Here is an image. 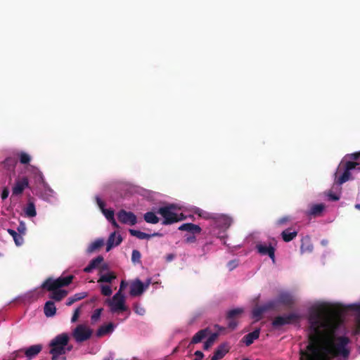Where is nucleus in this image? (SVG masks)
<instances>
[{"label":"nucleus","instance_id":"e2e57ef3","mask_svg":"<svg viewBox=\"0 0 360 360\" xmlns=\"http://www.w3.org/2000/svg\"><path fill=\"white\" fill-rule=\"evenodd\" d=\"M215 328H216L219 332L222 331V330H224L225 329L224 328H223V327H221V326H219V325H216V326H215Z\"/></svg>","mask_w":360,"mask_h":360},{"label":"nucleus","instance_id":"603ef678","mask_svg":"<svg viewBox=\"0 0 360 360\" xmlns=\"http://www.w3.org/2000/svg\"><path fill=\"white\" fill-rule=\"evenodd\" d=\"M194 355L195 356V358L193 360H202L204 357V354L199 350L195 352Z\"/></svg>","mask_w":360,"mask_h":360},{"label":"nucleus","instance_id":"6ab92c4d","mask_svg":"<svg viewBox=\"0 0 360 360\" xmlns=\"http://www.w3.org/2000/svg\"><path fill=\"white\" fill-rule=\"evenodd\" d=\"M179 231H188L193 234L200 233L202 229L200 226L192 223H185L179 227Z\"/></svg>","mask_w":360,"mask_h":360},{"label":"nucleus","instance_id":"bb28decb","mask_svg":"<svg viewBox=\"0 0 360 360\" xmlns=\"http://www.w3.org/2000/svg\"><path fill=\"white\" fill-rule=\"evenodd\" d=\"M144 220L149 224H155L160 221L159 217L153 212H147L143 215Z\"/></svg>","mask_w":360,"mask_h":360},{"label":"nucleus","instance_id":"338daca9","mask_svg":"<svg viewBox=\"0 0 360 360\" xmlns=\"http://www.w3.org/2000/svg\"><path fill=\"white\" fill-rule=\"evenodd\" d=\"M354 207H355L356 209L360 210V203L359 204H356Z\"/></svg>","mask_w":360,"mask_h":360},{"label":"nucleus","instance_id":"4d7b16f0","mask_svg":"<svg viewBox=\"0 0 360 360\" xmlns=\"http://www.w3.org/2000/svg\"><path fill=\"white\" fill-rule=\"evenodd\" d=\"M237 265H238V263L236 260L230 261L228 263V266L230 270H233L234 268H236L237 266Z\"/></svg>","mask_w":360,"mask_h":360},{"label":"nucleus","instance_id":"c9c22d12","mask_svg":"<svg viewBox=\"0 0 360 360\" xmlns=\"http://www.w3.org/2000/svg\"><path fill=\"white\" fill-rule=\"evenodd\" d=\"M301 252H311L313 250V246L311 244H310L309 239H303L302 240V245H301Z\"/></svg>","mask_w":360,"mask_h":360},{"label":"nucleus","instance_id":"a19ab883","mask_svg":"<svg viewBox=\"0 0 360 360\" xmlns=\"http://www.w3.org/2000/svg\"><path fill=\"white\" fill-rule=\"evenodd\" d=\"M102 213L105 215V218L110 221L114 217V211L112 210H107L105 209L103 211H101Z\"/></svg>","mask_w":360,"mask_h":360},{"label":"nucleus","instance_id":"1a4fd4ad","mask_svg":"<svg viewBox=\"0 0 360 360\" xmlns=\"http://www.w3.org/2000/svg\"><path fill=\"white\" fill-rule=\"evenodd\" d=\"M150 281L146 284H143L141 280L136 279L130 284V295L136 297L141 295L149 286Z\"/></svg>","mask_w":360,"mask_h":360},{"label":"nucleus","instance_id":"5701e85b","mask_svg":"<svg viewBox=\"0 0 360 360\" xmlns=\"http://www.w3.org/2000/svg\"><path fill=\"white\" fill-rule=\"evenodd\" d=\"M44 312L46 317H52L56 313V307L53 301H47L44 307Z\"/></svg>","mask_w":360,"mask_h":360},{"label":"nucleus","instance_id":"49530a36","mask_svg":"<svg viewBox=\"0 0 360 360\" xmlns=\"http://www.w3.org/2000/svg\"><path fill=\"white\" fill-rule=\"evenodd\" d=\"M79 314H80V307H78L77 308L74 313H73V315L72 316V319H71V321L72 323H75L76 322L77 320H78V318L79 316Z\"/></svg>","mask_w":360,"mask_h":360},{"label":"nucleus","instance_id":"0eeeda50","mask_svg":"<svg viewBox=\"0 0 360 360\" xmlns=\"http://www.w3.org/2000/svg\"><path fill=\"white\" fill-rule=\"evenodd\" d=\"M92 335V330L88 326L79 324L72 331V336L77 342L89 340Z\"/></svg>","mask_w":360,"mask_h":360},{"label":"nucleus","instance_id":"f257e3e1","mask_svg":"<svg viewBox=\"0 0 360 360\" xmlns=\"http://www.w3.org/2000/svg\"><path fill=\"white\" fill-rule=\"evenodd\" d=\"M310 329L312 333L309 336V344L305 350L300 349L301 357L330 358L342 356L348 358L350 351L347 348L349 338L339 336L335 338L333 335H324L322 328L327 327L328 321H324L320 311L311 313L309 316Z\"/></svg>","mask_w":360,"mask_h":360},{"label":"nucleus","instance_id":"412c9836","mask_svg":"<svg viewBox=\"0 0 360 360\" xmlns=\"http://www.w3.org/2000/svg\"><path fill=\"white\" fill-rule=\"evenodd\" d=\"M210 333L209 328H205L199 330L196 333L191 339V344H197L200 342L204 338H205Z\"/></svg>","mask_w":360,"mask_h":360},{"label":"nucleus","instance_id":"a211bd4d","mask_svg":"<svg viewBox=\"0 0 360 360\" xmlns=\"http://www.w3.org/2000/svg\"><path fill=\"white\" fill-rule=\"evenodd\" d=\"M260 334V328H257L251 333L245 335L243 338L242 341L246 346H250L254 341L259 338Z\"/></svg>","mask_w":360,"mask_h":360},{"label":"nucleus","instance_id":"72a5a7b5","mask_svg":"<svg viewBox=\"0 0 360 360\" xmlns=\"http://www.w3.org/2000/svg\"><path fill=\"white\" fill-rule=\"evenodd\" d=\"M243 312L242 308H236L229 311L226 314V319H236Z\"/></svg>","mask_w":360,"mask_h":360},{"label":"nucleus","instance_id":"39448f33","mask_svg":"<svg viewBox=\"0 0 360 360\" xmlns=\"http://www.w3.org/2000/svg\"><path fill=\"white\" fill-rule=\"evenodd\" d=\"M175 209L176 205L174 204H169L158 209L157 213L163 218L162 221L163 225H169L181 221V218L177 217V213L174 212Z\"/></svg>","mask_w":360,"mask_h":360},{"label":"nucleus","instance_id":"4be33fe9","mask_svg":"<svg viewBox=\"0 0 360 360\" xmlns=\"http://www.w3.org/2000/svg\"><path fill=\"white\" fill-rule=\"evenodd\" d=\"M103 257L101 255L96 257L93 259L89 264L84 269V271L86 273L91 272L94 269L97 268L99 264L103 262Z\"/></svg>","mask_w":360,"mask_h":360},{"label":"nucleus","instance_id":"f3484780","mask_svg":"<svg viewBox=\"0 0 360 360\" xmlns=\"http://www.w3.org/2000/svg\"><path fill=\"white\" fill-rule=\"evenodd\" d=\"M122 241V238L120 235L116 237V232L110 233L107 240L106 252H109L114 246L119 245Z\"/></svg>","mask_w":360,"mask_h":360},{"label":"nucleus","instance_id":"c756f323","mask_svg":"<svg viewBox=\"0 0 360 360\" xmlns=\"http://www.w3.org/2000/svg\"><path fill=\"white\" fill-rule=\"evenodd\" d=\"M86 296H87L86 292H83L76 293L73 296L70 297L67 300L66 305L70 306L72 304H74L75 302L79 301V300L84 299V297H86Z\"/></svg>","mask_w":360,"mask_h":360},{"label":"nucleus","instance_id":"69168bd1","mask_svg":"<svg viewBox=\"0 0 360 360\" xmlns=\"http://www.w3.org/2000/svg\"><path fill=\"white\" fill-rule=\"evenodd\" d=\"M151 236V238L153 237V236H162V233H154L153 234H150Z\"/></svg>","mask_w":360,"mask_h":360},{"label":"nucleus","instance_id":"20e7f679","mask_svg":"<svg viewBox=\"0 0 360 360\" xmlns=\"http://www.w3.org/2000/svg\"><path fill=\"white\" fill-rule=\"evenodd\" d=\"M70 336L63 333L56 335L49 343V353L52 355L51 360H59L60 356L65 354L72 349V345H69Z\"/></svg>","mask_w":360,"mask_h":360},{"label":"nucleus","instance_id":"052dcab7","mask_svg":"<svg viewBox=\"0 0 360 360\" xmlns=\"http://www.w3.org/2000/svg\"><path fill=\"white\" fill-rule=\"evenodd\" d=\"M112 225L115 227V228H117L118 229L119 228V225L117 223V221H115V217H113L111 220L109 221Z\"/></svg>","mask_w":360,"mask_h":360},{"label":"nucleus","instance_id":"4468645a","mask_svg":"<svg viewBox=\"0 0 360 360\" xmlns=\"http://www.w3.org/2000/svg\"><path fill=\"white\" fill-rule=\"evenodd\" d=\"M214 220L216 226L222 229H227L232 223V219L226 215H219L217 217H211Z\"/></svg>","mask_w":360,"mask_h":360},{"label":"nucleus","instance_id":"9d476101","mask_svg":"<svg viewBox=\"0 0 360 360\" xmlns=\"http://www.w3.org/2000/svg\"><path fill=\"white\" fill-rule=\"evenodd\" d=\"M117 215L118 220L122 224L133 226L137 222L136 216L131 212L121 210L118 212Z\"/></svg>","mask_w":360,"mask_h":360},{"label":"nucleus","instance_id":"864d4df0","mask_svg":"<svg viewBox=\"0 0 360 360\" xmlns=\"http://www.w3.org/2000/svg\"><path fill=\"white\" fill-rule=\"evenodd\" d=\"M195 240H196V238L194 236V234L187 236L186 239H185V241L187 243H192L195 242Z\"/></svg>","mask_w":360,"mask_h":360},{"label":"nucleus","instance_id":"58836bf2","mask_svg":"<svg viewBox=\"0 0 360 360\" xmlns=\"http://www.w3.org/2000/svg\"><path fill=\"white\" fill-rule=\"evenodd\" d=\"M101 294L104 296H110L112 295V289L109 285H101Z\"/></svg>","mask_w":360,"mask_h":360},{"label":"nucleus","instance_id":"4c0bfd02","mask_svg":"<svg viewBox=\"0 0 360 360\" xmlns=\"http://www.w3.org/2000/svg\"><path fill=\"white\" fill-rule=\"evenodd\" d=\"M141 253L137 250H134L131 254V261L134 263H141Z\"/></svg>","mask_w":360,"mask_h":360},{"label":"nucleus","instance_id":"cd10ccee","mask_svg":"<svg viewBox=\"0 0 360 360\" xmlns=\"http://www.w3.org/2000/svg\"><path fill=\"white\" fill-rule=\"evenodd\" d=\"M7 232L13 237L15 244L17 246H20L23 244V243H24L23 237L22 236H20V234H18L17 231H15L13 229H7Z\"/></svg>","mask_w":360,"mask_h":360},{"label":"nucleus","instance_id":"ea45409f","mask_svg":"<svg viewBox=\"0 0 360 360\" xmlns=\"http://www.w3.org/2000/svg\"><path fill=\"white\" fill-rule=\"evenodd\" d=\"M290 217L289 216H285V217H283L280 219H278L276 222V225L277 226H281L285 224H287L288 221H290Z\"/></svg>","mask_w":360,"mask_h":360},{"label":"nucleus","instance_id":"473e14b6","mask_svg":"<svg viewBox=\"0 0 360 360\" xmlns=\"http://www.w3.org/2000/svg\"><path fill=\"white\" fill-rule=\"evenodd\" d=\"M129 233L131 236L138 238L139 239H149L151 238V236L148 233L142 232L141 231L129 229Z\"/></svg>","mask_w":360,"mask_h":360},{"label":"nucleus","instance_id":"7c9ffc66","mask_svg":"<svg viewBox=\"0 0 360 360\" xmlns=\"http://www.w3.org/2000/svg\"><path fill=\"white\" fill-rule=\"evenodd\" d=\"M116 275L113 272H109L108 274L101 275L98 280V283H112V281L116 278Z\"/></svg>","mask_w":360,"mask_h":360},{"label":"nucleus","instance_id":"7ed1b4c3","mask_svg":"<svg viewBox=\"0 0 360 360\" xmlns=\"http://www.w3.org/2000/svg\"><path fill=\"white\" fill-rule=\"evenodd\" d=\"M347 159L342 160L338 167V170L342 167V174L338 176V173L335 174V183L338 185L349 181L351 177L350 171L360 165V151L346 155L345 160Z\"/></svg>","mask_w":360,"mask_h":360},{"label":"nucleus","instance_id":"a878e982","mask_svg":"<svg viewBox=\"0 0 360 360\" xmlns=\"http://www.w3.org/2000/svg\"><path fill=\"white\" fill-rule=\"evenodd\" d=\"M297 235V232L294 231H291L290 229H285L282 231L281 236L285 242H290Z\"/></svg>","mask_w":360,"mask_h":360},{"label":"nucleus","instance_id":"79ce46f5","mask_svg":"<svg viewBox=\"0 0 360 360\" xmlns=\"http://www.w3.org/2000/svg\"><path fill=\"white\" fill-rule=\"evenodd\" d=\"M18 233L20 236H23L26 232V226L23 221H20L18 228H17Z\"/></svg>","mask_w":360,"mask_h":360},{"label":"nucleus","instance_id":"aec40b11","mask_svg":"<svg viewBox=\"0 0 360 360\" xmlns=\"http://www.w3.org/2000/svg\"><path fill=\"white\" fill-rule=\"evenodd\" d=\"M42 349V346L41 345H34L27 348L25 350V355L29 359H32L36 355H37Z\"/></svg>","mask_w":360,"mask_h":360},{"label":"nucleus","instance_id":"a18cd8bd","mask_svg":"<svg viewBox=\"0 0 360 360\" xmlns=\"http://www.w3.org/2000/svg\"><path fill=\"white\" fill-rule=\"evenodd\" d=\"M34 174H35L34 178H35L36 181H37L39 182L44 181L43 174L38 169H34Z\"/></svg>","mask_w":360,"mask_h":360},{"label":"nucleus","instance_id":"13d9d810","mask_svg":"<svg viewBox=\"0 0 360 360\" xmlns=\"http://www.w3.org/2000/svg\"><path fill=\"white\" fill-rule=\"evenodd\" d=\"M127 286V283L122 280L120 283V289L118 290L117 292H120L122 293V290H124V289Z\"/></svg>","mask_w":360,"mask_h":360},{"label":"nucleus","instance_id":"2f4dec72","mask_svg":"<svg viewBox=\"0 0 360 360\" xmlns=\"http://www.w3.org/2000/svg\"><path fill=\"white\" fill-rule=\"evenodd\" d=\"M103 239H97L94 242L90 244L88 247L87 252L89 253L94 252L96 250H98L103 245Z\"/></svg>","mask_w":360,"mask_h":360},{"label":"nucleus","instance_id":"37998d69","mask_svg":"<svg viewBox=\"0 0 360 360\" xmlns=\"http://www.w3.org/2000/svg\"><path fill=\"white\" fill-rule=\"evenodd\" d=\"M102 311L103 309L101 308L96 309L91 315V320L94 321H97L100 318Z\"/></svg>","mask_w":360,"mask_h":360},{"label":"nucleus","instance_id":"3c124183","mask_svg":"<svg viewBox=\"0 0 360 360\" xmlns=\"http://www.w3.org/2000/svg\"><path fill=\"white\" fill-rule=\"evenodd\" d=\"M328 196L329 200H333V201H337L340 199L339 195L333 193L332 192H330L328 193Z\"/></svg>","mask_w":360,"mask_h":360},{"label":"nucleus","instance_id":"774afa93","mask_svg":"<svg viewBox=\"0 0 360 360\" xmlns=\"http://www.w3.org/2000/svg\"><path fill=\"white\" fill-rule=\"evenodd\" d=\"M210 360H218L217 357H216L215 356H212L210 359Z\"/></svg>","mask_w":360,"mask_h":360},{"label":"nucleus","instance_id":"393cba45","mask_svg":"<svg viewBox=\"0 0 360 360\" xmlns=\"http://www.w3.org/2000/svg\"><path fill=\"white\" fill-rule=\"evenodd\" d=\"M114 330V325L112 323L101 326L96 331V336L100 338L108 333H110Z\"/></svg>","mask_w":360,"mask_h":360},{"label":"nucleus","instance_id":"423d86ee","mask_svg":"<svg viewBox=\"0 0 360 360\" xmlns=\"http://www.w3.org/2000/svg\"><path fill=\"white\" fill-rule=\"evenodd\" d=\"M300 316L297 313H290L282 316H278L272 321L271 325L274 329H279L282 326L299 321Z\"/></svg>","mask_w":360,"mask_h":360},{"label":"nucleus","instance_id":"f704fd0d","mask_svg":"<svg viewBox=\"0 0 360 360\" xmlns=\"http://www.w3.org/2000/svg\"><path fill=\"white\" fill-rule=\"evenodd\" d=\"M217 336H218V334L216 333L211 334V335L204 342L203 349L205 350L209 349L213 345V343H214V340H216V338H217Z\"/></svg>","mask_w":360,"mask_h":360},{"label":"nucleus","instance_id":"0e129e2a","mask_svg":"<svg viewBox=\"0 0 360 360\" xmlns=\"http://www.w3.org/2000/svg\"><path fill=\"white\" fill-rule=\"evenodd\" d=\"M13 162V160L11 158H6L5 160V163H6V164H8V163Z\"/></svg>","mask_w":360,"mask_h":360},{"label":"nucleus","instance_id":"8fccbe9b","mask_svg":"<svg viewBox=\"0 0 360 360\" xmlns=\"http://www.w3.org/2000/svg\"><path fill=\"white\" fill-rule=\"evenodd\" d=\"M96 202L101 211L105 209V203L98 197L96 198Z\"/></svg>","mask_w":360,"mask_h":360},{"label":"nucleus","instance_id":"6e6d98bb","mask_svg":"<svg viewBox=\"0 0 360 360\" xmlns=\"http://www.w3.org/2000/svg\"><path fill=\"white\" fill-rule=\"evenodd\" d=\"M20 351H16V352H14L13 353H12L8 357V359H4V360H15L18 356V353L20 352Z\"/></svg>","mask_w":360,"mask_h":360},{"label":"nucleus","instance_id":"de8ad7c7","mask_svg":"<svg viewBox=\"0 0 360 360\" xmlns=\"http://www.w3.org/2000/svg\"><path fill=\"white\" fill-rule=\"evenodd\" d=\"M228 320H229L228 327L231 330H234L238 326V322L235 320V319H228Z\"/></svg>","mask_w":360,"mask_h":360},{"label":"nucleus","instance_id":"2eb2a0df","mask_svg":"<svg viewBox=\"0 0 360 360\" xmlns=\"http://www.w3.org/2000/svg\"><path fill=\"white\" fill-rule=\"evenodd\" d=\"M326 206L323 203L311 205L309 209L306 212V214L310 217H320L322 215Z\"/></svg>","mask_w":360,"mask_h":360},{"label":"nucleus","instance_id":"680f3d73","mask_svg":"<svg viewBox=\"0 0 360 360\" xmlns=\"http://www.w3.org/2000/svg\"><path fill=\"white\" fill-rule=\"evenodd\" d=\"M177 217L179 219L181 218V221L184 220L186 219V216L183 213H177Z\"/></svg>","mask_w":360,"mask_h":360},{"label":"nucleus","instance_id":"6e6552de","mask_svg":"<svg viewBox=\"0 0 360 360\" xmlns=\"http://www.w3.org/2000/svg\"><path fill=\"white\" fill-rule=\"evenodd\" d=\"M108 304L112 313L117 311H124L127 307L124 305V297L122 293H115L111 300H108Z\"/></svg>","mask_w":360,"mask_h":360},{"label":"nucleus","instance_id":"5fc2aeb1","mask_svg":"<svg viewBox=\"0 0 360 360\" xmlns=\"http://www.w3.org/2000/svg\"><path fill=\"white\" fill-rule=\"evenodd\" d=\"M135 312L139 315H143L145 314V309L141 307H139V306H135Z\"/></svg>","mask_w":360,"mask_h":360},{"label":"nucleus","instance_id":"ddd939ff","mask_svg":"<svg viewBox=\"0 0 360 360\" xmlns=\"http://www.w3.org/2000/svg\"><path fill=\"white\" fill-rule=\"evenodd\" d=\"M29 187V180L27 177L23 176L22 178L18 179L13 188H12V194L14 195H21L24 190Z\"/></svg>","mask_w":360,"mask_h":360},{"label":"nucleus","instance_id":"f03ea898","mask_svg":"<svg viewBox=\"0 0 360 360\" xmlns=\"http://www.w3.org/2000/svg\"><path fill=\"white\" fill-rule=\"evenodd\" d=\"M74 278V276H60L56 279L48 278L41 285V288L51 292L49 298L56 302H60L68 295V291L61 290L63 287L70 285Z\"/></svg>","mask_w":360,"mask_h":360},{"label":"nucleus","instance_id":"e433bc0d","mask_svg":"<svg viewBox=\"0 0 360 360\" xmlns=\"http://www.w3.org/2000/svg\"><path fill=\"white\" fill-rule=\"evenodd\" d=\"M20 162L21 164H28L31 160V157L29 154L22 152L19 154Z\"/></svg>","mask_w":360,"mask_h":360},{"label":"nucleus","instance_id":"9b49d317","mask_svg":"<svg viewBox=\"0 0 360 360\" xmlns=\"http://www.w3.org/2000/svg\"><path fill=\"white\" fill-rule=\"evenodd\" d=\"M257 252L262 255H268L275 262V248L271 243H259L256 245Z\"/></svg>","mask_w":360,"mask_h":360},{"label":"nucleus","instance_id":"b1692460","mask_svg":"<svg viewBox=\"0 0 360 360\" xmlns=\"http://www.w3.org/2000/svg\"><path fill=\"white\" fill-rule=\"evenodd\" d=\"M229 351V347L226 343L219 345L214 352V356L217 357L218 360L221 359Z\"/></svg>","mask_w":360,"mask_h":360},{"label":"nucleus","instance_id":"c03bdc74","mask_svg":"<svg viewBox=\"0 0 360 360\" xmlns=\"http://www.w3.org/2000/svg\"><path fill=\"white\" fill-rule=\"evenodd\" d=\"M334 358H330V357H327L326 356H323L322 357H317V358H315V357H301L300 356V360H333Z\"/></svg>","mask_w":360,"mask_h":360},{"label":"nucleus","instance_id":"f8f14e48","mask_svg":"<svg viewBox=\"0 0 360 360\" xmlns=\"http://www.w3.org/2000/svg\"><path fill=\"white\" fill-rule=\"evenodd\" d=\"M275 305V301H270L262 306L255 307L252 311V317L257 321L261 319L262 314L268 310L273 309Z\"/></svg>","mask_w":360,"mask_h":360},{"label":"nucleus","instance_id":"09e8293b","mask_svg":"<svg viewBox=\"0 0 360 360\" xmlns=\"http://www.w3.org/2000/svg\"><path fill=\"white\" fill-rule=\"evenodd\" d=\"M349 309L357 312L360 315V304H352L349 306Z\"/></svg>","mask_w":360,"mask_h":360},{"label":"nucleus","instance_id":"bf43d9fd","mask_svg":"<svg viewBox=\"0 0 360 360\" xmlns=\"http://www.w3.org/2000/svg\"><path fill=\"white\" fill-rule=\"evenodd\" d=\"M8 196V191L5 189L2 191V193H1V198L3 200L7 198Z\"/></svg>","mask_w":360,"mask_h":360},{"label":"nucleus","instance_id":"c85d7f7f","mask_svg":"<svg viewBox=\"0 0 360 360\" xmlns=\"http://www.w3.org/2000/svg\"><path fill=\"white\" fill-rule=\"evenodd\" d=\"M24 211H25V214L28 217H34L37 215L35 205L30 200H28V202H27Z\"/></svg>","mask_w":360,"mask_h":360},{"label":"nucleus","instance_id":"dca6fc26","mask_svg":"<svg viewBox=\"0 0 360 360\" xmlns=\"http://www.w3.org/2000/svg\"><path fill=\"white\" fill-rule=\"evenodd\" d=\"M278 302L288 307H291L295 304L293 296L288 292L281 293L278 297Z\"/></svg>","mask_w":360,"mask_h":360}]
</instances>
